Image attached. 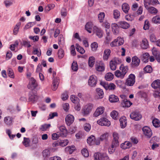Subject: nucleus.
I'll list each match as a JSON object with an SVG mask.
<instances>
[{
  "mask_svg": "<svg viewBox=\"0 0 160 160\" xmlns=\"http://www.w3.org/2000/svg\"><path fill=\"white\" fill-rule=\"evenodd\" d=\"M105 78L107 81H111L113 78V75L111 72L108 73L105 76Z\"/></svg>",
  "mask_w": 160,
  "mask_h": 160,
  "instance_id": "obj_37",
  "label": "nucleus"
},
{
  "mask_svg": "<svg viewBox=\"0 0 160 160\" xmlns=\"http://www.w3.org/2000/svg\"><path fill=\"white\" fill-rule=\"evenodd\" d=\"M59 130L61 132V136L62 137L66 136L67 132V130L66 127L63 126H61L59 127Z\"/></svg>",
  "mask_w": 160,
  "mask_h": 160,
  "instance_id": "obj_29",
  "label": "nucleus"
},
{
  "mask_svg": "<svg viewBox=\"0 0 160 160\" xmlns=\"http://www.w3.org/2000/svg\"><path fill=\"white\" fill-rule=\"evenodd\" d=\"M96 70L99 72H102L104 70V66L102 62L97 63L95 66Z\"/></svg>",
  "mask_w": 160,
  "mask_h": 160,
  "instance_id": "obj_24",
  "label": "nucleus"
},
{
  "mask_svg": "<svg viewBox=\"0 0 160 160\" xmlns=\"http://www.w3.org/2000/svg\"><path fill=\"white\" fill-rule=\"evenodd\" d=\"M122 9L125 13H127L129 9V5L126 3L123 4L122 5Z\"/></svg>",
  "mask_w": 160,
  "mask_h": 160,
  "instance_id": "obj_33",
  "label": "nucleus"
},
{
  "mask_svg": "<svg viewBox=\"0 0 160 160\" xmlns=\"http://www.w3.org/2000/svg\"><path fill=\"white\" fill-rule=\"evenodd\" d=\"M143 29L145 30H148L149 28V22L148 20H146L145 21L144 24L143 28Z\"/></svg>",
  "mask_w": 160,
  "mask_h": 160,
  "instance_id": "obj_63",
  "label": "nucleus"
},
{
  "mask_svg": "<svg viewBox=\"0 0 160 160\" xmlns=\"http://www.w3.org/2000/svg\"><path fill=\"white\" fill-rule=\"evenodd\" d=\"M118 24L119 27L124 29H126L129 28L130 26L129 24L128 23L124 21L119 22Z\"/></svg>",
  "mask_w": 160,
  "mask_h": 160,
  "instance_id": "obj_18",
  "label": "nucleus"
},
{
  "mask_svg": "<svg viewBox=\"0 0 160 160\" xmlns=\"http://www.w3.org/2000/svg\"><path fill=\"white\" fill-rule=\"evenodd\" d=\"M141 47L143 49H146L149 47L148 41L146 39H143L142 41Z\"/></svg>",
  "mask_w": 160,
  "mask_h": 160,
  "instance_id": "obj_25",
  "label": "nucleus"
},
{
  "mask_svg": "<svg viewBox=\"0 0 160 160\" xmlns=\"http://www.w3.org/2000/svg\"><path fill=\"white\" fill-rule=\"evenodd\" d=\"M82 155L85 157H88L89 155L88 151L86 149H83L81 151Z\"/></svg>",
  "mask_w": 160,
  "mask_h": 160,
  "instance_id": "obj_50",
  "label": "nucleus"
},
{
  "mask_svg": "<svg viewBox=\"0 0 160 160\" xmlns=\"http://www.w3.org/2000/svg\"><path fill=\"white\" fill-rule=\"evenodd\" d=\"M152 22L155 23H160V16H157L153 17L152 19Z\"/></svg>",
  "mask_w": 160,
  "mask_h": 160,
  "instance_id": "obj_45",
  "label": "nucleus"
},
{
  "mask_svg": "<svg viewBox=\"0 0 160 160\" xmlns=\"http://www.w3.org/2000/svg\"><path fill=\"white\" fill-rule=\"evenodd\" d=\"M121 127L122 128H124L127 125V119L125 117H121L119 119Z\"/></svg>",
  "mask_w": 160,
  "mask_h": 160,
  "instance_id": "obj_21",
  "label": "nucleus"
},
{
  "mask_svg": "<svg viewBox=\"0 0 160 160\" xmlns=\"http://www.w3.org/2000/svg\"><path fill=\"white\" fill-rule=\"evenodd\" d=\"M138 94L142 97L144 98L146 101L148 100V95L147 93L143 92V91H141L138 92Z\"/></svg>",
  "mask_w": 160,
  "mask_h": 160,
  "instance_id": "obj_46",
  "label": "nucleus"
},
{
  "mask_svg": "<svg viewBox=\"0 0 160 160\" xmlns=\"http://www.w3.org/2000/svg\"><path fill=\"white\" fill-rule=\"evenodd\" d=\"M30 141L29 138H24L22 142L23 145L26 147H28L30 145Z\"/></svg>",
  "mask_w": 160,
  "mask_h": 160,
  "instance_id": "obj_39",
  "label": "nucleus"
},
{
  "mask_svg": "<svg viewBox=\"0 0 160 160\" xmlns=\"http://www.w3.org/2000/svg\"><path fill=\"white\" fill-rule=\"evenodd\" d=\"M97 82V78L94 75L90 76L88 81V85L91 87L95 86Z\"/></svg>",
  "mask_w": 160,
  "mask_h": 160,
  "instance_id": "obj_10",
  "label": "nucleus"
},
{
  "mask_svg": "<svg viewBox=\"0 0 160 160\" xmlns=\"http://www.w3.org/2000/svg\"><path fill=\"white\" fill-rule=\"evenodd\" d=\"M93 104H88L86 105L83 109V113L84 116L88 115L91 111L93 108Z\"/></svg>",
  "mask_w": 160,
  "mask_h": 160,
  "instance_id": "obj_9",
  "label": "nucleus"
},
{
  "mask_svg": "<svg viewBox=\"0 0 160 160\" xmlns=\"http://www.w3.org/2000/svg\"><path fill=\"white\" fill-rule=\"evenodd\" d=\"M104 111V108L103 106H100L98 107L94 113V116L97 117L102 114Z\"/></svg>",
  "mask_w": 160,
  "mask_h": 160,
  "instance_id": "obj_14",
  "label": "nucleus"
},
{
  "mask_svg": "<svg viewBox=\"0 0 160 160\" xmlns=\"http://www.w3.org/2000/svg\"><path fill=\"white\" fill-rule=\"evenodd\" d=\"M93 31L99 38H101L102 37L103 35V32L100 28H98L97 27L94 26L93 27Z\"/></svg>",
  "mask_w": 160,
  "mask_h": 160,
  "instance_id": "obj_17",
  "label": "nucleus"
},
{
  "mask_svg": "<svg viewBox=\"0 0 160 160\" xmlns=\"http://www.w3.org/2000/svg\"><path fill=\"white\" fill-rule=\"evenodd\" d=\"M113 15L114 18H119L120 16V12L117 10H114L113 11Z\"/></svg>",
  "mask_w": 160,
  "mask_h": 160,
  "instance_id": "obj_44",
  "label": "nucleus"
},
{
  "mask_svg": "<svg viewBox=\"0 0 160 160\" xmlns=\"http://www.w3.org/2000/svg\"><path fill=\"white\" fill-rule=\"evenodd\" d=\"M95 140V136L93 135H91L88 138L87 142L90 145H93L94 144Z\"/></svg>",
  "mask_w": 160,
  "mask_h": 160,
  "instance_id": "obj_26",
  "label": "nucleus"
},
{
  "mask_svg": "<svg viewBox=\"0 0 160 160\" xmlns=\"http://www.w3.org/2000/svg\"><path fill=\"white\" fill-rule=\"evenodd\" d=\"M101 85L105 88L106 90H113L116 88V85L113 83L108 84L104 82H101Z\"/></svg>",
  "mask_w": 160,
  "mask_h": 160,
  "instance_id": "obj_3",
  "label": "nucleus"
},
{
  "mask_svg": "<svg viewBox=\"0 0 160 160\" xmlns=\"http://www.w3.org/2000/svg\"><path fill=\"white\" fill-rule=\"evenodd\" d=\"M93 27V24L92 22H88L86 25L85 28L86 30L89 33L92 32V29Z\"/></svg>",
  "mask_w": 160,
  "mask_h": 160,
  "instance_id": "obj_28",
  "label": "nucleus"
},
{
  "mask_svg": "<svg viewBox=\"0 0 160 160\" xmlns=\"http://www.w3.org/2000/svg\"><path fill=\"white\" fill-rule=\"evenodd\" d=\"M135 82V77L133 74H130L126 81L125 84L128 86H132Z\"/></svg>",
  "mask_w": 160,
  "mask_h": 160,
  "instance_id": "obj_1",
  "label": "nucleus"
},
{
  "mask_svg": "<svg viewBox=\"0 0 160 160\" xmlns=\"http://www.w3.org/2000/svg\"><path fill=\"white\" fill-rule=\"evenodd\" d=\"M91 47L92 51H96L98 47V43L95 42H93L91 45Z\"/></svg>",
  "mask_w": 160,
  "mask_h": 160,
  "instance_id": "obj_56",
  "label": "nucleus"
},
{
  "mask_svg": "<svg viewBox=\"0 0 160 160\" xmlns=\"http://www.w3.org/2000/svg\"><path fill=\"white\" fill-rule=\"evenodd\" d=\"M144 135L148 138H150L152 135L151 129L148 126H145L142 129Z\"/></svg>",
  "mask_w": 160,
  "mask_h": 160,
  "instance_id": "obj_8",
  "label": "nucleus"
},
{
  "mask_svg": "<svg viewBox=\"0 0 160 160\" xmlns=\"http://www.w3.org/2000/svg\"><path fill=\"white\" fill-rule=\"evenodd\" d=\"M71 53L73 56H74L76 55L75 47L74 45H72L70 47Z\"/></svg>",
  "mask_w": 160,
  "mask_h": 160,
  "instance_id": "obj_60",
  "label": "nucleus"
},
{
  "mask_svg": "<svg viewBox=\"0 0 160 160\" xmlns=\"http://www.w3.org/2000/svg\"><path fill=\"white\" fill-rule=\"evenodd\" d=\"M119 145V143L118 140H113L111 146L112 148H116Z\"/></svg>",
  "mask_w": 160,
  "mask_h": 160,
  "instance_id": "obj_51",
  "label": "nucleus"
},
{
  "mask_svg": "<svg viewBox=\"0 0 160 160\" xmlns=\"http://www.w3.org/2000/svg\"><path fill=\"white\" fill-rule=\"evenodd\" d=\"M117 65L115 63L113 60H112L110 63V66L111 69L112 70H115L117 68Z\"/></svg>",
  "mask_w": 160,
  "mask_h": 160,
  "instance_id": "obj_48",
  "label": "nucleus"
},
{
  "mask_svg": "<svg viewBox=\"0 0 160 160\" xmlns=\"http://www.w3.org/2000/svg\"><path fill=\"white\" fill-rule=\"evenodd\" d=\"M95 62V58L93 56L89 57L88 60V65L90 67H92L94 64Z\"/></svg>",
  "mask_w": 160,
  "mask_h": 160,
  "instance_id": "obj_35",
  "label": "nucleus"
},
{
  "mask_svg": "<svg viewBox=\"0 0 160 160\" xmlns=\"http://www.w3.org/2000/svg\"><path fill=\"white\" fill-rule=\"evenodd\" d=\"M130 118L135 121H138L140 120L142 117L141 114L138 112L134 111L130 114Z\"/></svg>",
  "mask_w": 160,
  "mask_h": 160,
  "instance_id": "obj_6",
  "label": "nucleus"
},
{
  "mask_svg": "<svg viewBox=\"0 0 160 160\" xmlns=\"http://www.w3.org/2000/svg\"><path fill=\"white\" fill-rule=\"evenodd\" d=\"M76 49L77 51L81 54H83L85 52V50L84 49L80 46H79L78 47H76Z\"/></svg>",
  "mask_w": 160,
  "mask_h": 160,
  "instance_id": "obj_61",
  "label": "nucleus"
},
{
  "mask_svg": "<svg viewBox=\"0 0 160 160\" xmlns=\"http://www.w3.org/2000/svg\"><path fill=\"white\" fill-rule=\"evenodd\" d=\"M143 59L142 61L144 62H147L148 61L149 55L147 52H146L142 54Z\"/></svg>",
  "mask_w": 160,
  "mask_h": 160,
  "instance_id": "obj_38",
  "label": "nucleus"
},
{
  "mask_svg": "<svg viewBox=\"0 0 160 160\" xmlns=\"http://www.w3.org/2000/svg\"><path fill=\"white\" fill-rule=\"evenodd\" d=\"M37 98V96L32 92L29 95V101L30 102H33L36 100Z\"/></svg>",
  "mask_w": 160,
  "mask_h": 160,
  "instance_id": "obj_32",
  "label": "nucleus"
},
{
  "mask_svg": "<svg viewBox=\"0 0 160 160\" xmlns=\"http://www.w3.org/2000/svg\"><path fill=\"white\" fill-rule=\"evenodd\" d=\"M108 133H105L103 134L102 135L100 138V140L102 141L106 139L108 137Z\"/></svg>",
  "mask_w": 160,
  "mask_h": 160,
  "instance_id": "obj_59",
  "label": "nucleus"
},
{
  "mask_svg": "<svg viewBox=\"0 0 160 160\" xmlns=\"http://www.w3.org/2000/svg\"><path fill=\"white\" fill-rule=\"evenodd\" d=\"M110 102H117L119 100L118 97L114 95H111L109 97V98Z\"/></svg>",
  "mask_w": 160,
  "mask_h": 160,
  "instance_id": "obj_31",
  "label": "nucleus"
},
{
  "mask_svg": "<svg viewBox=\"0 0 160 160\" xmlns=\"http://www.w3.org/2000/svg\"><path fill=\"white\" fill-rule=\"evenodd\" d=\"M91 129V125L89 123H86L84 125V129L87 132L90 131Z\"/></svg>",
  "mask_w": 160,
  "mask_h": 160,
  "instance_id": "obj_64",
  "label": "nucleus"
},
{
  "mask_svg": "<svg viewBox=\"0 0 160 160\" xmlns=\"http://www.w3.org/2000/svg\"><path fill=\"white\" fill-rule=\"evenodd\" d=\"M37 86L38 84L36 80L33 78H31L29 83L27 86L28 88L29 89L32 90L35 89Z\"/></svg>",
  "mask_w": 160,
  "mask_h": 160,
  "instance_id": "obj_4",
  "label": "nucleus"
},
{
  "mask_svg": "<svg viewBox=\"0 0 160 160\" xmlns=\"http://www.w3.org/2000/svg\"><path fill=\"white\" fill-rule=\"evenodd\" d=\"M72 70L74 71H77L78 69V65L76 62H73L72 64Z\"/></svg>",
  "mask_w": 160,
  "mask_h": 160,
  "instance_id": "obj_49",
  "label": "nucleus"
},
{
  "mask_svg": "<svg viewBox=\"0 0 160 160\" xmlns=\"http://www.w3.org/2000/svg\"><path fill=\"white\" fill-rule=\"evenodd\" d=\"M152 88H159L160 90V80L157 79L154 81L151 84Z\"/></svg>",
  "mask_w": 160,
  "mask_h": 160,
  "instance_id": "obj_22",
  "label": "nucleus"
},
{
  "mask_svg": "<svg viewBox=\"0 0 160 160\" xmlns=\"http://www.w3.org/2000/svg\"><path fill=\"white\" fill-rule=\"evenodd\" d=\"M97 94L95 98L96 99H101L103 97L104 93L102 89L100 88H97L96 90Z\"/></svg>",
  "mask_w": 160,
  "mask_h": 160,
  "instance_id": "obj_15",
  "label": "nucleus"
},
{
  "mask_svg": "<svg viewBox=\"0 0 160 160\" xmlns=\"http://www.w3.org/2000/svg\"><path fill=\"white\" fill-rule=\"evenodd\" d=\"M132 146L131 143L128 141H125L121 145V147L124 149L128 148Z\"/></svg>",
  "mask_w": 160,
  "mask_h": 160,
  "instance_id": "obj_23",
  "label": "nucleus"
},
{
  "mask_svg": "<svg viewBox=\"0 0 160 160\" xmlns=\"http://www.w3.org/2000/svg\"><path fill=\"white\" fill-rule=\"evenodd\" d=\"M124 42V40L122 38L118 37L111 43L110 45L112 47L118 46L122 45Z\"/></svg>",
  "mask_w": 160,
  "mask_h": 160,
  "instance_id": "obj_2",
  "label": "nucleus"
},
{
  "mask_svg": "<svg viewBox=\"0 0 160 160\" xmlns=\"http://www.w3.org/2000/svg\"><path fill=\"white\" fill-rule=\"evenodd\" d=\"M21 22H19L17 23L15 26L13 31V33L14 35H16L18 33V30L19 29L20 26H21Z\"/></svg>",
  "mask_w": 160,
  "mask_h": 160,
  "instance_id": "obj_41",
  "label": "nucleus"
},
{
  "mask_svg": "<svg viewBox=\"0 0 160 160\" xmlns=\"http://www.w3.org/2000/svg\"><path fill=\"white\" fill-rule=\"evenodd\" d=\"M51 125L50 124H44L41 126L40 128V130L42 131H45L47 130L48 128Z\"/></svg>",
  "mask_w": 160,
  "mask_h": 160,
  "instance_id": "obj_53",
  "label": "nucleus"
},
{
  "mask_svg": "<svg viewBox=\"0 0 160 160\" xmlns=\"http://www.w3.org/2000/svg\"><path fill=\"white\" fill-rule=\"evenodd\" d=\"M104 17L105 14L104 12L100 13L98 15V18L99 20V22H102L103 20V19Z\"/></svg>",
  "mask_w": 160,
  "mask_h": 160,
  "instance_id": "obj_54",
  "label": "nucleus"
},
{
  "mask_svg": "<svg viewBox=\"0 0 160 160\" xmlns=\"http://www.w3.org/2000/svg\"><path fill=\"white\" fill-rule=\"evenodd\" d=\"M111 53V50L109 49H106L104 51L103 58L105 60H108V58L110 55Z\"/></svg>",
  "mask_w": 160,
  "mask_h": 160,
  "instance_id": "obj_19",
  "label": "nucleus"
},
{
  "mask_svg": "<svg viewBox=\"0 0 160 160\" xmlns=\"http://www.w3.org/2000/svg\"><path fill=\"white\" fill-rule=\"evenodd\" d=\"M111 117L114 119L117 120L118 118V112L116 111H112L110 114Z\"/></svg>",
  "mask_w": 160,
  "mask_h": 160,
  "instance_id": "obj_40",
  "label": "nucleus"
},
{
  "mask_svg": "<svg viewBox=\"0 0 160 160\" xmlns=\"http://www.w3.org/2000/svg\"><path fill=\"white\" fill-rule=\"evenodd\" d=\"M42 154L44 157H48L50 156V152L49 150L45 149L43 151Z\"/></svg>",
  "mask_w": 160,
  "mask_h": 160,
  "instance_id": "obj_52",
  "label": "nucleus"
},
{
  "mask_svg": "<svg viewBox=\"0 0 160 160\" xmlns=\"http://www.w3.org/2000/svg\"><path fill=\"white\" fill-rule=\"evenodd\" d=\"M59 142V145L62 147L66 146L68 143V140L67 139L62 140Z\"/></svg>",
  "mask_w": 160,
  "mask_h": 160,
  "instance_id": "obj_55",
  "label": "nucleus"
},
{
  "mask_svg": "<svg viewBox=\"0 0 160 160\" xmlns=\"http://www.w3.org/2000/svg\"><path fill=\"white\" fill-rule=\"evenodd\" d=\"M97 123L101 126H109L110 122L106 118H102L97 121Z\"/></svg>",
  "mask_w": 160,
  "mask_h": 160,
  "instance_id": "obj_5",
  "label": "nucleus"
},
{
  "mask_svg": "<svg viewBox=\"0 0 160 160\" xmlns=\"http://www.w3.org/2000/svg\"><path fill=\"white\" fill-rule=\"evenodd\" d=\"M94 157L95 160H109L108 156L105 154L97 153L94 154Z\"/></svg>",
  "mask_w": 160,
  "mask_h": 160,
  "instance_id": "obj_7",
  "label": "nucleus"
},
{
  "mask_svg": "<svg viewBox=\"0 0 160 160\" xmlns=\"http://www.w3.org/2000/svg\"><path fill=\"white\" fill-rule=\"evenodd\" d=\"M112 31L114 35H117L119 33V27L118 24L114 23L112 25Z\"/></svg>",
  "mask_w": 160,
  "mask_h": 160,
  "instance_id": "obj_16",
  "label": "nucleus"
},
{
  "mask_svg": "<svg viewBox=\"0 0 160 160\" xmlns=\"http://www.w3.org/2000/svg\"><path fill=\"white\" fill-rule=\"evenodd\" d=\"M121 104L123 107H129L132 104V103L127 99H124L123 100Z\"/></svg>",
  "mask_w": 160,
  "mask_h": 160,
  "instance_id": "obj_30",
  "label": "nucleus"
},
{
  "mask_svg": "<svg viewBox=\"0 0 160 160\" xmlns=\"http://www.w3.org/2000/svg\"><path fill=\"white\" fill-rule=\"evenodd\" d=\"M153 55L154 56L156 59L160 62V52L156 48L154 47L152 49Z\"/></svg>",
  "mask_w": 160,
  "mask_h": 160,
  "instance_id": "obj_11",
  "label": "nucleus"
},
{
  "mask_svg": "<svg viewBox=\"0 0 160 160\" xmlns=\"http://www.w3.org/2000/svg\"><path fill=\"white\" fill-rule=\"evenodd\" d=\"M32 53L34 54H37L38 57H40L41 55V52H39L37 48L34 49L32 51Z\"/></svg>",
  "mask_w": 160,
  "mask_h": 160,
  "instance_id": "obj_62",
  "label": "nucleus"
},
{
  "mask_svg": "<svg viewBox=\"0 0 160 160\" xmlns=\"http://www.w3.org/2000/svg\"><path fill=\"white\" fill-rule=\"evenodd\" d=\"M120 69L121 70V72L123 76L124 77L125 75L127 72L128 70V67L127 66H124L123 65H122L120 67Z\"/></svg>",
  "mask_w": 160,
  "mask_h": 160,
  "instance_id": "obj_34",
  "label": "nucleus"
},
{
  "mask_svg": "<svg viewBox=\"0 0 160 160\" xmlns=\"http://www.w3.org/2000/svg\"><path fill=\"white\" fill-rule=\"evenodd\" d=\"M70 99L72 102L75 104L79 102V98L74 95H72L70 97Z\"/></svg>",
  "mask_w": 160,
  "mask_h": 160,
  "instance_id": "obj_36",
  "label": "nucleus"
},
{
  "mask_svg": "<svg viewBox=\"0 0 160 160\" xmlns=\"http://www.w3.org/2000/svg\"><path fill=\"white\" fill-rule=\"evenodd\" d=\"M74 117L71 114H68L65 118V122L68 126H70L72 124L74 121Z\"/></svg>",
  "mask_w": 160,
  "mask_h": 160,
  "instance_id": "obj_12",
  "label": "nucleus"
},
{
  "mask_svg": "<svg viewBox=\"0 0 160 160\" xmlns=\"http://www.w3.org/2000/svg\"><path fill=\"white\" fill-rule=\"evenodd\" d=\"M140 62V60L137 56H135L132 58V66L134 68L138 66Z\"/></svg>",
  "mask_w": 160,
  "mask_h": 160,
  "instance_id": "obj_13",
  "label": "nucleus"
},
{
  "mask_svg": "<svg viewBox=\"0 0 160 160\" xmlns=\"http://www.w3.org/2000/svg\"><path fill=\"white\" fill-rule=\"evenodd\" d=\"M13 120L12 117L8 116L4 118V121L7 125L10 126L12 124Z\"/></svg>",
  "mask_w": 160,
  "mask_h": 160,
  "instance_id": "obj_20",
  "label": "nucleus"
},
{
  "mask_svg": "<svg viewBox=\"0 0 160 160\" xmlns=\"http://www.w3.org/2000/svg\"><path fill=\"white\" fill-rule=\"evenodd\" d=\"M144 70L146 72L150 73L152 72V68L150 66L148 65L144 68Z\"/></svg>",
  "mask_w": 160,
  "mask_h": 160,
  "instance_id": "obj_57",
  "label": "nucleus"
},
{
  "mask_svg": "<svg viewBox=\"0 0 160 160\" xmlns=\"http://www.w3.org/2000/svg\"><path fill=\"white\" fill-rule=\"evenodd\" d=\"M152 123L155 127H159L160 126V122L158 119H154L152 121Z\"/></svg>",
  "mask_w": 160,
  "mask_h": 160,
  "instance_id": "obj_43",
  "label": "nucleus"
},
{
  "mask_svg": "<svg viewBox=\"0 0 160 160\" xmlns=\"http://www.w3.org/2000/svg\"><path fill=\"white\" fill-rule=\"evenodd\" d=\"M115 75L118 78H122L124 77L123 74L122 72L119 70H117L115 72Z\"/></svg>",
  "mask_w": 160,
  "mask_h": 160,
  "instance_id": "obj_42",
  "label": "nucleus"
},
{
  "mask_svg": "<svg viewBox=\"0 0 160 160\" xmlns=\"http://www.w3.org/2000/svg\"><path fill=\"white\" fill-rule=\"evenodd\" d=\"M145 7L151 13H156L158 12V10L156 8L153 7H149L148 5L145 4Z\"/></svg>",
  "mask_w": 160,
  "mask_h": 160,
  "instance_id": "obj_27",
  "label": "nucleus"
},
{
  "mask_svg": "<svg viewBox=\"0 0 160 160\" xmlns=\"http://www.w3.org/2000/svg\"><path fill=\"white\" fill-rule=\"evenodd\" d=\"M8 76L12 78H14V76L13 70L11 68H9L8 70Z\"/></svg>",
  "mask_w": 160,
  "mask_h": 160,
  "instance_id": "obj_47",
  "label": "nucleus"
},
{
  "mask_svg": "<svg viewBox=\"0 0 160 160\" xmlns=\"http://www.w3.org/2000/svg\"><path fill=\"white\" fill-rule=\"evenodd\" d=\"M58 55L59 58H62L64 56V52L62 49H59L58 52Z\"/></svg>",
  "mask_w": 160,
  "mask_h": 160,
  "instance_id": "obj_58",
  "label": "nucleus"
}]
</instances>
